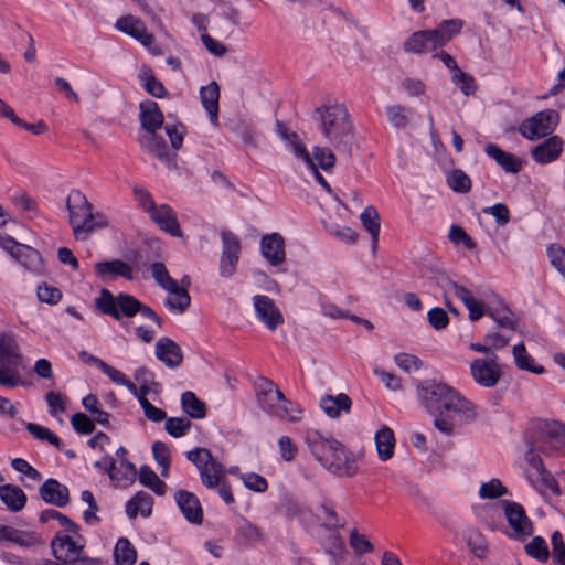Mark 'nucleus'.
Wrapping results in <instances>:
<instances>
[{
    "instance_id": "obj_33",
    "label": "nucleus",
    "mask_w": 565,
    "mask_h": 565,
    "mask_svg": "<svg viewBox=\"0 0 565 565\" xmlns=\"http://www.w3.org/2000/svg\"><path fill=\"white\" fill-rule=\"evenodd\" d=\"M153 500L145 491L137 492L126 504V514L129 519H135L139 513L142 516H149L152 511Z\"/></svg>"
},
{
    "instance_id": "obj_44",
    "label": "nucleus",
    "mask_w": 565,
    "mask_h": 565,
    "mask_svg": "<svg viewBox=\"0 0 565 565\" xmlns=\"http://www.w3.org/2000/svg\"><path fill=\"white\" fill-rule=\"evenodd\" d=\"M139 481L159 495L164 494L166 483L148 466H142L139 471Z\"/></svg>"
},
{
    "instance_id": "obj_7",
    "label": "nucleus",
    "mask_w": 565,
    "mask_h": 565,
    "mask_svg": "<svg viewBox=\"0 0 565 565\" xmlns=\"http://www.w3.org/2000/svg\"><path fill=\"white\" fill-rule=\"evenodd\" d=\"M504 516L509 526V530L504 531V534L520 542L526 541L533 534V522L527 516L524 508L512 501H503Z\"/></svg>"
},
{
    "instance_id": "obj_23",
    "label": "nucleus",
    "mask_w": 565,
    "mask_h": 565,
    "mask_svg": "<svg viewBox=\"0 0 565 565\" xmlns=\"http://www.w3.org/2000/svg\"><path fill=\"white\" fill-rule=\"evenodd\" d=\"M175 501L185 519L194 524H201L203 512L199 499L189 491L179 490L175 493Z\"/></svg>"
},
{
    "instance_id": "obj_19",
    "label": "nucleus",
    "mask_w": 565,
    "mask_h": 565,
    "mask_svg": "<svg viewBox=\"0 0 565 565\" xmlns=\"http://www.w3.org/2000/svg\"><path fill=\"white\" fill-rule=\"evenodd\" d=\"M148 216L159 226L160 230L167 232L171 236L181 237L182 231L177 218L175 212L168 204L157 205Z\"/></svg>"
},
{
    "instance_id": "obj_35",
    "label": "nucleus",
    "mask_w": 565,
    "mask_h": 565,
    "mask_svg": "<svg viewBox=\"0 0 565 565\" xmlns=\"http://www.w3.org/2000/svg\"><path fill=\"white\" fill-rule=\"evenodd\" d=\"M466 543L475 557L479 559L487 558L489 554V542L478 529L470 527L467 530Z\"/></svg>"
},
{
    "instance_id": "obj_9",
    "label": "nucleus",
    "mask_w": 565,
    "mask_h": 565,
    "mask_svg": "<svg viewBox=\"0 0 565 565\" xmlns=\"http://www.w3.org/2000/svg\"><path fill=\"white\" fill-rule=\"evenodd\" d=\"M51 547L54 557L60 562L81 563L82 561H92L83 557L85 542L81 536L74 539L71 535L58 533L52 540Z\"/></svg>"
},
{
    "instance_id": "obj_37",
    "label": "nucleus",
    "mask_w": 565,
    "mask_h": 565,
    "mask_svg": "<svg viewBox=\"0 0 565 565\" xmlns=\"http://www.w3.org/2000/svg\"><path fill=\"white\" fill-rule=\"evenodd\" d=\"M21 362V355L17 352V347L10 335L0 337V363L2 366L17 367Z\"/></svg>"
},
{
    "instance_id": "obj_11",
    "label": "nucleus",
    "mask_w": 565,
    "mask_h": 565,
    "mask_svg": "<svg viewBox=\"0 0 565 565\" xmlns=\"http://www.w3.org/2000/svg\"><path fill=\"white\" fill-rule=\"evenodd\" d=\"M360 460V455H354L339 441L337 450L331 452L324 468L339 477L351 478L358 473Z\"/></svg>"
},
{
    "instance_id": "obj_16",
    "label": "nucleus",
    "mask_w": 565,
    "mask_h": 565,
    "mask_svg": "<svg viewBox=\"0 0 565 565\" xmlns=\"http://www.w3.org/2000/svg\"><path fill=\"white\" fill-rule=\"evenodd\" d=\"M306 443L313 457L324 467L333 450H337L338 440L311 430L306 436Z\"/></svg>"
},
{
    "instance_id": "obj_1",
    "label": "nucleus",
    "mask_w": 565,
    "mask_h": 565,
    "mask_svg": "<svg viewBox=\"0 0 565 565\" xmlns=\"http://www.w3.org/2000/svg\"><path fill=\"white\" fill-rule=\"evenodd\" d=\"M418 395L427 411L435 415V428L447 436L478 418L477 406L446 383L427 381L418 386Z\"/></svg>"
},
{
    "instance_id": "obj_17",
    "label": "nucleus",
    "mask_w": 565,
    "mask_h": 565,
    "mask_svg": "<svg viewBox=\"0 0 565 565\" xmlns=\"http://www.w3.org/2000/svg\"><path fill=\"white\" fill-rule=\"evenodd\" d=\"M94 270L103 280H113L118 277L134 279V267L121 259L98 262L94 265Z\"/></svg>"
},
{
    "instance_id": "obj_43",
    "label": "nucleus",
    "mask_w": 565,
    "mask_h": 565,
    "mask_svg": "<svg viewBox=\"0 0 565 565\" xmlns=\"http://www.w3.org/2000/svg\"><path fill=\"white\" fill-rule=\"evenodd\" d=\"M35 541V537L30 533H23L11 526L0 524V543L12 542L22 546H31Z\"/></svg>"
},
{
    "instance_id": "obj_25",
    "label": "nucleus",
    "mask_w": 565,
    "mask_h": 565,
    "mask_svg": "<svg viewBox=\"0 0 565 565\" xmlns=\"http://www.w3.org/2000/svg\"><path fill=\"white\" fill-rule=\"evenodd\" d=\"M140 122L149 135L156 134L162 127L163 115L156 102L146 100L140 104Z\"/></svg>"
},
{
    "instance_id": "obj_56",
    "label": "nucleus",
    "mask_w": 565,
    "mask_h": 565,
    "mask_svg": "<svg viewBox=\"0 0 565 565\" xmlns=\"http://www.w3.org/2000/svg\"><path fill=\"white\" fill-rule=\"evenodd\" d=\"M190 427L191 422L183 417H170L164 424L167 433L174 438L184 436Z\"/></svg>"
},
{
    "instance_id": "obj_51",
    "label": "nucleus",
    "mask_w": 565,
    "mask_h": 565,
    "mask_svg": "<svg viewBox=\"0 0 565 565\" xmlns=\"http://www.w3.org/2000/svg\"><path fill=\"white\" fill-rule=\"evenodd\" d=\"M0 247L3 248L4 250H7L13 258L17 256V253L19 250H22L29 258H31L33 260L34 259L36 260V258H38L36 249H34L30 246L20 244L18 242H15L10 236H1L0 235Z\"/></svg>"
},
{
    "instance_id": "obj_47",
    "label": "nucleus",
    "mask_w": 565,
    "mask_h": 565,
    "mask_svg": "<svg viewBox=\"0 0 565 565\" xmlns=\"http://www.w3.org/2000/svg\"><path fill=\"white\" fill-rule=\"evenodd\" d=\"M311 158L317 167L324 171H330L335 164V154L328 147L315 146Z\"/></svg>"
},
{
    "instance_id": "obj_3",
    "label": "nucleus",
    "mask_w": 565,
    "mask_h": 565,
    "mask_svg": "<svg viewBox=\"0 0 565 565\" xmlns=\"http://www.w3.org/2000/svg\"><path fill=\"white\" fill-rule=\"evenodd\" d=\"M525 443L527 463L531 455H563L565 454V426L558 422H536L527 428Z\"/></svg>"
},
{
    "instance_id": "obj_30",
    "label": "nucleus",
    "mask_w": 565,
    "mask_h": 565,
    "mask_svg": "<svg viewBox=\"0 0 565 565\" xmlns=\"http://www.w3.org/2000/svg\"><path fill=\"white\" fill-rule=\"evenodd\" d=\"M374 443L381 461H386L393 457L395 449V436L390 427L383 426L377 430L374 436Z\"/></svg>"
},
{
    "instance_id": "obj_21",
    "label": "nucleus",
    "mask_w": 565,
    "mask_h": 565,
    "mask_svg": "<svg viewBox=\"0 0 565 565\" xmlns=\"http://www.w3.org/2000/svg\"><path fill=\"white\" fill-rule=\"evenodd\" d=\"M563 151V140L558 136H552L531 151L532 158L540 164H547L558 159Z\"/></svg>"
},
{
    "instance_id": "obj_15",
    "label": "nucleus",
    "mask_w": 565,
    "mask_h": 565,
    "mask_svg": "<svg viewBox=\"0 0 565 565\" xmlns=\"http://www.w3.org/2000/svg\"><path fill=\"white\" fill-rule=\"evenodd\" d=\"M254 307L257 318L271 331L282 323V315L274 300L264 295L254 297Z\"/></svg>"
},
{
    "instance_id": "obj_49",
    "label": "nucleus",
    "mask_w": 565,
    "mask_h": 565,
    "mask_svg": "<svg viewBox=\"0 0 565 565\" xmlns=\"http://www.w3.org/2000/svg\"><path fill=\"white\" fill-rule=\"evenodd\" d=\"M524 548L529 556L541 563L547 562L550 557L547 544L542 536H534Z\"/></svg>"
},
{
    "instance_id": "obj_24",
    "label": "nucleus",
    "mask_w": 565,
    "mask_h": 565,
    "mask_svg": "<svg viewBox=\"0 0 565 565\" xmlns=\"http://www.w3.org/2000/svg\"><path fill=\"white\" fill-rule=\"evenodd\" d=\"M260 250L262 255L274 266L285 260L284 238L277 233L263 237Z\"/></svg>"
},
{
    "instance_id": "obj_39",
    "label": "nucleus",
    "mask_w": 565,
    "mask_h": 565,
    "mask_svg": "<svg viewBox=\"0 0 565 565\" xmlns=\"http://www.w3.org/2000/svg\"><path fill=\"white\" fill-rule=\"evenodd\" d=\"M512 352L514 362L519 369L533 374H543L545 372V369L542 365H536L533 358L526 353L524 343L515 344Z\"/></svg>"
},
{
    "instance_id": "obj_50",
    "label": "nucleus",
    "mask_w": 565,
    "mask_h": 565,
    "mask_svg": "<svg viewBox=\"0 0 565 565\" xmlns=\"http://www.w3.org/2000/svg\"><path fill=\"white\" fill-rule=\"evenodd\" d=\"M151 275L154 279V281L163 289L169 290L175 285H178V281L171 278L169 275V271L166 267V265L161 262L152 263L150 266Z\"/></svg>"
},
{
    "instance_id": "obj_45",
    "label": "nucleus",
    "mask_w": 565,
    "mask_h": 565,
    "mask_svg": "<svg viewBox=\"0 0 565 565\" xmlns=\"http://www.w3.org/2000/svg\"><path fill=\"white\" fill-rule=\"evenodd\" d=\"M360 218L365 230L371 234L373 242L376 243L380 234V215L375 207L366 206Z\"/></svg>"
},
{
    "instance_id": "obj_41",
    "label": "nucleus",
    "mask_w": 565,
    "mask_h": 565,
    "mask_svg": "<svg viewBox=\"0 0 565 565\" xmlns=\"http://www.w3.org/2000/svg\"><path fill=\"white\" fill-rule=\"evenodd\" d=\"M182 409L192 418L201 419L205 417V404L200 401L193 392H184L181 395Z\"/></svg>"
},
{
    "instance_id": "obj_6",
    "label": "nucleus",
    "mask_w": 565,
    "mask_h": 565,
    "mask_svg": "<svg viewBox=\"0 0 565 565\" xmlns=\"http://www.w3.org/2000/svg\"><path fill=\"white\" fill-rule=\"evenodd\" d=\"M186 459L198 469L201 482L207 489H216L226 472L223 465L215 459L209 449L195 448L186 452Z\"/></svg>"
},
{
    "instance_id": "obj_48",
    "label": "nucleus",
    "mask_w": 565,
    "mask_h": 565,
    "mask_svg": "<svg viewBox=\"0 0 565 565\" xmlns=\"http://www.w3.org/2000/svg\"><path fill=\"white\" fill-rule=\"evenodd\" d=\"M274 416L282 420L299 422L302 417V409L284 396Z\"/></svg>"
},
{
    "instance_id": "obj_34",
    "label": "nucleus",
    "mask_w": 565,
    "mask_h": 565,
    "mask_svg": "<svg viewBox=\"0 0 565 565\" xmlns=\"http://www.w3.org/2000/svg\"><path fill=\"white\" fill-rule=\"evenodd\" d=\"M138 78L143 89L156 98H163L168 95L163 84L154 76L153 71L142 65L139 70Z\"/></svg>"
},
{
    "instance_id": "obj_32",
    "label": "nucleus",
    "mask_w": 565,
    "mask_h": 565,
    "mask_svg": "<svg viewBox=\"0 0 565 565\" xmlns=\"http://www.w3.org/2000/svg\"><path fill=\"white\" fill-rule=\"evenodd\" d=\"M0 499L12 512L21 511L26 503V495L24 491L13 484L0 486Z\"/></svg>"
},
{
    "instance_id": "obj_18",
    "label": "nucleus",
    "mask_w": 565,
    "mask_h": 565,
    "mask_svg": "<svg viewBox=\"0 0 565 565\" xmlns=\"http://www.w3.org/2000/svg\"><path fill=\"white\" fill-rule=\"evenodd\" d=\"M284 393L268 379H260L258 383L257 399L260 407L268 414L275 415Z\"/></svg>"
},
{
    "instance_id": "obj_31",
    "label": "nucleus",
    "mask_w": 565,
    "mask_h": 565,
    "mask_svg": "<svg viewBox=\"0 0 565 565\" xmlns=\"http://www.w3.org/2000/svg\"><path fill=\"white\" fill-rule=\"evenodd\" d=\"M351 405V398L344 393L335 396L326 395L320 399V407L331 418L339 417L342 411L348 413Z\"/></svg>"
},
{
    "instance_id": "obj_4",
    "label": "nucleus",
    "mask_w": 565,
    "mask_h": 565,
    "mask_svg": "<svg viewBox=\"0 0 565 565\" xmlns=\"http://www.w3.org/2000/svg\"><path fill=\"white\" fill-rule=\"evenodd\" d=\"M95 307L103 315L120 320L121 316L135 317L138 312L151 320L157 328H161L160 317L147 305L140 302L131 295L120 292L115 297L108 289L103 288L95 299Z\"/></svg>"
},
{
    "instance_id": "obj_13",
    "label": "nucleus",
    "mask_w": 565,
    "mask_h": 565,
    "mask_svg": "<svg viewBox=\"0 0 565 565\" xmlns=\"http://www.w3.org/2000/svg\"><path fill=\"white\" fill-rule=\"evenodd\" d=\"M221 237L223 242V250L220 271L222 276L231 277L236 270L241 245L237 237L228 231H223Z\"/></svg>"
},
{
    "instance_id": "obj_10",
    "label": "nucleus",
    "mask_w": 565,
    "mask_h": 565,
    "mask_svg": "<svg viewBox=\"0 0 565 565\" xmlns=\"http://www.w3.org/2000/svg\"><path fill=\"white\" fill-rule=\"evenodd\" d=\"M115 28L141 43L152 55L161 54V49L156 44L153 34L147 31L140 19L130 14L124 15L116 21Z\"/></svg>"
},
{
    "instance_id": "obj_57",
    "label": "nucleus",
    "mask_w": 565,
    "mask_h": 565,
    "mask_svg": "<svg viewBox=\"0 0 565 565\" xmlns=\"http://www.w3.org/2000/svg\"><path fill=\"white\" fill-rule=\"evenodd\" d=\"M507 493V488L501 483L499 479H492L489 482H484L480 486L479 495L482 499H497Z\"/></svg>"
},
{
    "instance_id": "obj_54",
    "label": "nucleus",
    "mask_w": 565,
    "mask_h": 565,
    "mask_svg": "<svg viewBox=\"0 0 565 565\" xmlns=\"http://www.w3.org/2000/svg\"><path fill=\"white\" fill-rule=\"evenodd\" d=\"M152 452L157 463L162 468L161 476L168 477L171 462L169 447L162 441H156L152 445Z\"/></svg>"
},
{
    "instance_id": "obj_58",
    "label": "nucleus",
    "mask_w": 565,
    "mask_h": 565,
    "mask_svg": "<svg viewBox=\"0 0 565 565\" xmlns=\"http://www.w3.org/2000/svg\"><path fill=\"white\" fill-rule=\"evenodd\" d=\"M40 520L42 522H47L49 520H56L62 526L66 527V530L70 531L71 533H77L78 531V525L76 523H74L66 515L53 509H47L43 511L40 515Z\"/></svg>"
},
{
    "instance_id": "obj_8",
    "label": "nucleus",
    "mask_w": 565,
    "mask_h": 565,
    "mask_svg": "<svg viewBox=\"0 0 565 565\" xmlns=\"http://www.w3.org/2000/svg\"><path fill=\"white\" fill-rule=\"evenodd\" d=\"M559 121V115L556 110L547 109L534 114L532 117L523 120L519 127L520 134L529 139L536 140L551 135Z\"/></svg>"
},
{
    "instance_id": "obj_14",
    "label": "nucleus",
    "mask_w": 565,
    "mask_h": 565,
    "mask_svg": "<svg viewBox=\"0 0 565 565\" xmlns=\"http://www.w3.org/2000/svg\"><path fill=\"white\" fill-rule=\"evenodd\" d=\"M527 478L532 483H540L553 494L559 495L561 489L555 478L544 468L539 456H530L526 468Z\"/></svg>"
},
{
    "instance_id": "obj_63",
    "label": "nucleus",
    "mask_w": 565,
    "mask_h": 565,
    "mask_svg": "<svg viewBox=\"0 0 565 565\" xmlns=\"http://www.w3.org/2000/svg\"><path fill=\"white\" fill-rule=\"evenodd\" d=\"M132 192L139 207L145 213L149 214L157 206L151 193L147 189L142 186H135Z\"/></svg>"
},
{
    "instance_id": "obj_2",
    "label": "nucleus",
    "mask_w": 565,
    "mask_h": 565,
    "mask_svg": "<svg viewBox=\"0 0 565 565\" xmlns=\"http://www.w3.org/2000/svg\"><path fill=\"white\" fill-rule=\"evenodd\" d=\"M319 130L335 150L351 153L354 128L347 108L342 105L321 106L316 109Z\"/></svg>"
},
{
    "instance_id": "obj_60",
    "label": "nucleus",
    "mask_w": 565,
    "mask_h": 565,
    "mask_svg": "<svg viewBox=\"0 0 565 565\" xmlns=\"http://www.w3.org/2000/svg\"><path fill=\"white\" fill-rule=\"evenodd\" d=\"M451 79L466 96L473 95L477 90L475 78L461 70L457 71L456 74H451Z\"/></svg>"
},
{
    "instance_id": "obj_22",
    "label": "nucleus",
    "mask_w": 565,
    "mask_h": 565,
    "mask_svg": "<svg viewBox=\"0 0 565 565\" xmlns=\"http://www.w3.org/2000/svg\"><path fill=\"white\" fill-rule=\"evenodd\" d=\"M42 500L56 507H65L70 502V492L66 486L56 479H47L39 489Z\"/></svg>"
},
{
    "instance_id": "obj_27",
    "label": "nucleus",
    "mask_w": 565,
    "mask_h": 565,
    "mask_svg": "<svg viewBox=\"0 0 565 565\" xmlns=\"http://www.w3.org/2000/svg\"><path fill=\"white\" fill-rule=\"evenodd\" d=\"M463 26V21L460 19H449L441 21L436 29L430 30L435 46L443 47L446 45L454 36L460 33Z\"/></svg>"
},
{
    "instance_id": "obj_52",
    "label": "nucleus",
    "mask_w": 565,
    "mask_h": 565,
    "mask_svg": "<svg viewBox=\"0 0 565 565\" xmlns=\"http://www.w3.org/2000/svg\"><path fill=\"white\" fill-rule=\"evenodd\" d=\"M487 315L497 322L499 328L510 331L515 329L513 313L505 306L497 309H489Z\"/></svg>"
},
{
    "instance_id": "obj_38",
    "label": "nucleus",
    "mask_w": 565,
    "mask_h": 565,
    "mask_svg": "<svg viewBox=\"0 0 565 565\" xmlns=\"http://www.w3.org/2000/svg\"><path fill=\"white\" fill-rule=\"evenodd\" d=\"M137 476V470L134 463H131L127 458H122L119 460V465H114V470L110 473L109 479L117 484L126 486L130 484L135 481Z\"/></svg>"
},
{
    "instance_id": "obj_12",
    "label": "nucleus",
    "mask_w": 565,
    "mask_h": 565,
    "mask_svg": "<svg viewBox=\"0 0 565 565\" xmlns=\"http://www.w3.org/2000/svg\"><path fill=\"white\" fill-rule=\"evenodd\" d=\"M498 356L491 353L490 359H476L470 364L473 381L482 387H493L501 379L502 371Z\"/></svg>"
},
{
    "instance_id": "obj_62",
    "label": "nucleus",
    "mask_w": 565,
    "mask_h": 565,
    "mask_svg": "<svg viewBox=\"0 0 565 565\" xmlns=\"http://www.w3.org/2000/svg\"><path fill=\"white\" fill-rule=\"evenodd\" d=\"M551 265L565 278V249L553 244L547 248Z\"/></svg>"
},
{
    "instance_id": "obj_42",
    "label": "nucleus",
    "mask_w": 565,
    "mask_h": 565,
    "mask_svg": "<svg viewBox=\"0 0 565 565\" xmlns=\"http://www.w3.org/2000/svg\"><path fill=\"white\" fill-rule=\"evenodd\" d=\"M236 540L242 545H249L263 541V533L258 526L244 519L237 527Z\"/></svg>"
},
{
    "instance_id": "obj_28",
    "label": "nucleus",
    "mask_w": 565,
    "mask_h": 565,
    "mask_svg": "<svg viewBox=\"0 0 565 565\" xmlns=\"http://www.w3.org/2000/svg\"><path fill=\"white\" fill-rule=\"evenodd\" d=\"M200 99L207 111L212 124L217 122L218 116V99H220V86L216 82H211L206 86L200 89Z\"/></svg>"
},
{
    "instance_id": "obj_55",
    "label": "nucleus",
    "mask_w": 565,
    "mask_h": 565,
    "mask_svg": "<svg viewBox=\"0 0 565 565\" xmlns=\"http://www.w3.org/2000/svg\"><path fill=\"white\" fill-rule=\"evenodd\" d=\"M26 430L33 436L35 437L36 439H40V440H46L47 443H50L52 446L56 447L57 449H61L62 447V441L60 440V438L53 433L51 431L49 428L46 427H43L41 425H38V424H33V423H29L26 425Z\"/></svg>"
},
{
    "instance_id": "obj_61",
    "label": "nucleus",
    "mask_w": 565,
    "mask_h": 565,
    "mask_svg": "<svg viewBox=\"0 0 565 565\" xmlns=\"http://www.w3.org/2000/svg\"><path fill=\"white\" fill-rule=\"evenodd\" d=\"M100 371L115 384L125 386L128 391H135V384L118 369L105 363L102 365Z\"/></svg>"
},
{
    "instance_id": "obj_53",
    "label": "nucleus",
    "mask_w": 565,
    "mask_h": 565,
    "mask_svg": "<svg viewBox=\"0 0 565 565\" xmlns=\"http://www.w3.org/2000/svg\"><path fill=\"white\" fill-rule=\"evenodd\" d=\"M83 407L94 417V419L102 424L108 425L109 414L98 407V398L94 394L85 396L82 401Z\"/></svg>"
},
{
    "instance_id": "obj_20",
    "label": "nucleus",
    "mask_w": 565,
    "mask_h": 565,
    "mask_svg": "<svg viewBox=\"0 0 565 565\" xmlns=\"http://www.w3.org/2000/svg\"><path fill=\"white\" fill-rule=\"evenodd\" d=\"M156 356L167 367L175 369L183 362V352L172 339L163 337L156 343Z\"/></svg>"
},
{
    "instance_id": "obj_59",
    "label": "nucleus",
    "mask_w": 565,
    "mask_h": 565,
    "mask_svg": "<svg viewBox=\"0 0 565 565\" xmlns=\"http://www.w3.org/2000/svg\"><path fill=\"white\" fill-rule=\"evenodd\" d=\"M350 546L359 554L371 553L374 550L373 544L367 540L364 534H360L355 529L351 531L349 537Z\"/></svg>"
},
{
    "instance_id": "obj_40",
    "label": "nucleus",
    "mask_w": 565,
    "mask_h": 565,
    "mask_svg": "<svg viewBox=\"0 0 565 565\" xmlns=\"http://www.w3.org/2000/svg\"><path fill=\"white\" fill-rule=\"evenodd\" d=\"M114 559L117 565H134L137 552L128 539L121 537L114 548Z\"/></svg>"
},
{
    "instance_id": "obj_64",
    "label": "nucleus",
    "mask_w": 565,
    "mask_h": 565,
    "mask_svg": "<svg viewBox=\"0 0 565 565\" xmlns=\"http://www.w3.org/2000/svg\"><path fill=\"white\" fill-rule=\"evenodd\" d=\"M552 557L558 565H565V543L559 531H555L551 537Z\"/></svg>"
},
{
    "instance_id": "obj_29",
    "label": "nucleus",
    "mask_w": 565,
    "mask_h": 565,
    "mask_svg": "<svg viewBox=\"0 0 565 565\" xmlns=\"http://www.w3.org/2000/svg\"><path fill=\"white\" fill-rule=\"evenodd\" d=\"M404 50L409 53L423 54L435 51V41L430 30L414 32L404 43Z\"/></svg>"
},
{
    "instance_id": "obj_36",
    "label": "nucleus",
    "mask_w": 565,
    "mask_h": 565,
    "mask_svg": "<svg viewBox=\"0 0 565 565\" xmlns=\"http://www.w3.org/2000/svg\"><path fill=\"white\" fill-rule=\"evenodd\" d=\"M171 295V297L167 298L164 301L166 307L178 313H183L191 303V298L186 289L179 284L175 287L167 290Z\"/></svg>"
},
{
    "instance_id": "obj_46",
    "label": "nucleus",
    "mask_w": 565,
    "mask_h": 565,
    "mask_svg": "<svg viewBox=\"0 0 565 565\" xmlns=\"http://www.w3.org/2000/svg\"><path fill=\"white\" fill-rule=\"evenodd\" d=\"M447 184L457 193H467L472 185L469 175L460 169H455L447 174Z\"/></svg>"
},
{
    "instance_id": "obj_5",
    "label": "nucleus",
    "mask_w": 565,
    "mask_h": 565,
    "mask_svg": "<svg viewBox=\"0 0 565 565\" xmlns=\"http://www.w3.org/2000/svg\"><path fill=\"white\" fill-rule=\"evenodd\" d=\"M66 207L68 210V220L76 239L85 241L96 227H106L108 225L104 215L92 212V204L79 190H72L66 198Z\"/></svg>"
},
{
    "instance_id": "obj_26",
    "label": "nucleus",
    "mask_w": 565,
    "mask_h": 565,
    "mask_svg": "<svg viewBox=\"0 0 565 565\" xmlns=\"http://www.w3.org/2000/svg\"><path fill=\"white\" fill-rule=\"evenodd\" d=\"M487 156L493 159L507 173H518L522 169V161L514 154L502 150L494 143L486 146Z\"/></svg>"
}]
</instances>
